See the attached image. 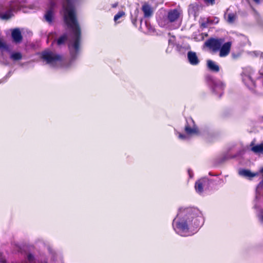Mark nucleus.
Listing matches in <instances>:
<instances>
[{
  "label": "nucleus",
  "instance_id": "obj_8",
  "mask_svg": "<svg viewBox=\"0 0 263 263\" xmlns=\"http://www.w3.org/2000/svg\"><path fill=\"white\" fill-rule=\"evenodd\" d=\"M11 37L13 41L15 43H20L23 40L21 32L18 28H15L12 30Z\"/></svg>",
  "mask_w": 263,
  "mask_h": 263
},
{
  "label": "nucleus",
  "instance_id": "obj_29",
  "mask_svg": "<svg viewBox=\"0 0 263 263\" xmlns=\"http://www.w3.org/2000/svg\"><path fill=\"white\" fill-rule=\"evenodd\" d=\"M117 6H118V3H116V4H113V5H112V8H116Z\"/></svg>",
  "mask_w": 263,
  "mask_h": 263
},
{
  "label": "nucleus",
  "instance_id": "obj_27",
  "mask_svg": "<svg viewBox=\"0 0 263 263\" xmlns=\"http://www.w3.org/2000/svg\"><path fill=\"white\" fill-rule=\"evenodd\" d=\"M137 21V20L136 18L132 19V22L133 24L135 26H137V24H136Z\"/></svg>",
  "mask_w": 263,
  "mask_h": 263
},
{
  "label": "nucleus",
  "instance_id": "obj_1",
  "mask_svg": "<svg viewBox=\"0 0 263 263\" xmlns=\"http://www.w3.org/2000/svg\"><path fill=\"white\" fill-rule=\"evenodd\" d=\"M64 9V22L72 32L73 42L68 45L69 53L72 59L77 57L80 49L81 40V29L78 19L74 8L70 0H66V4H63Z\"/></svg>",
  "mask_w": 263,
  "mask_h": 263
},
{
  "label": "nucleus",
  "instance_id": "obj_25",
  "mask_svg": "<svg viewBox=\"0 0 263 263\" xmlns=\"http://www.w3.org/2000/svg\"><path fill=\"white\" fill-rule=\"evenodd\" d=\"M178 138L181 140H185L186 139L187 137L185 135L178 133Z\"/></svg>",
  "mask_w": 263,
  "mask_h": 263
},
{
  "label": "nucleus",
  "instance_id": "obj_20",
  "mask_svg": "<svg viewBox=\"0 0 263 263\" xmlns=\"http://www.w3.org/2000/svg\"><path fill=\"white\" fill-rule=\"evenodd\" d=\"M205 80L208 83H213L214 82V80L212 76L209 74L206 75L205 77Z\"/></svg>",
  "mask_w": 263,
  "mask_h": 263
},
{
  "label": "nucleus",
  "instance_id": "obj_18",
  "mask_svg": "<svg viewBox=\"0 0 263 263\" xmlns=\"http://www.w3.org/2000/svg\"><path fill=\"white\" fill-rule=\"evenodd\" d=\"M236 14L234 13H230L227 14V22L229 23H233L236 18Z\"/></svg>",
  "mask_w": 263,
  "mask_h": 263
},
{
  "label": "nucleus",
  "instance_id": "obj_12",
  "mask_svg": "<svg viewBox=\"0 0 263 263\" xmlns=\"http://www.w3.org/2000/svg\"><path fill=\"white\" fill-rule=\"evenodd\" d=\"M187 59L190 63L192 65H197L199 63V60L195 52L189 51L187 53Z\"/></svg>",
  "mask_w": 263,
  "mask_h": 263
},
{
  "label": "nucleus",
  "instance_id": "obj_16",
  "mask_svg": "<svg viewBox=\"0 0 263 263\" xmlns=\"http://www.w3.org/2000/svg\"><path fill=\"white\" fill-rule=\"evenodd\" d=\"M239 174L242 176L249 178H252L256 176V174L252 173L250 171L248 170H242L239 172Z\"/></svg>",
  "mask_w": 263,
  "mask_h": 263
},
{
  "label": "nucleus",
  "instance_id": "obj_9",
  "mask_svg": "<svg viewBox=\"0 0 263 263\" xmlns=\"http://www.w3.org/2000/svg\"><path fill=\"white\" fill-rule=\"evenodd\" d=\"M206 67L210 71L213 72H218L220 71L219 65L215 61L210 59L206 60Z\"/></svg>",
  "mask_w": 263,
  "mask_h": 263
},
{
  "label": "nucleus",
  "instance_id": "obj_30",
  "mask_svg": "<svg viewBox=\"0 0 263 263\" xmlns=\"http://www.w3.org/2000/svg\"><path fill=\"white\" fill-rule=\"evenodd\" d=\"M0 261L4 262V263H6V261L5 260H3V259H2L1 257H0Z\"/></svg>",
  "mask_w": 263,
  "mask_h": 263
},
{
  "label": "nucleus",
  "instance_id": "obj_22",
  "mask_svg": "<svg viewBox=\"0 0 263 263\" xmlns=\"http://www.w3.org/2000/svg\"><path fill=\"white\" fill-rule=\"evenodd\" d=\"M11 17V15L10 13H5L1 16V18L3 20H8Z\"/></svg>",
  "mask_w": 263,
  "mask_h": 263
},
{
  "label": "nucleus",
  "instance_id": "obj_4",
  "mask_svg": "<svg viewBox=\"0 0 263 263\" xmlns=\"http://www.w3.org/2000/svg\"><path fill=\"white\" fill-rule=\"evenodd\" d=\"M224 41V39L223 38L210 37L204 42V45L213 52H216L220 48Z\"/></svg>",
  "mask_w": 263,
  "mask_h": 263
},
{
  "label": "nucleus",
  "instance_id": "obj_15",
  "mask_svg": "<svg viewBox=\"0 0 263 263\" xmlns=\"http://www.w3.org/2000/svg\"><path fill=\"white\" fill-rule=\"evenodd\" d=\"M44 17L48 23H52L53 19V10L52 9L47 10L44 15Z\"/></svg>",
  "mask_w": 263,
  "mask_h": 263
},
{
  "label": "nucleus",
  "instance_id": "obj_5",
  "mask_svg": "<svg viewBox=\"0 0 263 263\" xmlns=\"http://www.w3.org/2000/svg\"><path fill=\"white\" fill-rule=\"evenodd\" d=\"M210 180L206 178H202L195 182V188L196 191L201 194L204 190H208L210 187Z\"/></svg>",
  "mask_w": 263,
  "mask_h": 263
},
{
  "label": "nucleus",
  "instance_id": "obj_13",
  "mask_svg": "<svg viewBox=\"0 0 263 263\" xmlns=\"http://www.w3.org/2000/svg\"><path fill=\"white\" fill-rule=\"evenodd\" d=\"M68 36L67 34L64 33L61 35L57 40H54L52 42V45H53V43L56 42L57 45L59 47L62 45H64L68 41Z\"/></svg>",
  "mask_w": 263,
  "mask_h": 263
},
{
  "label": "nucleus",
  "instance_id": "obj_14",
  "mask_svg": "<svg viewBox=\"0 0 263 263\" xmlns=\"http://www.w3.org/2000/svg\"><path fill=\"white\" fill-rule=\"evenodd\" d=\"M251 146H252L251 149L255 154H263V143L254 145V143L252 142Z\"/></svg>",
  "mask_w": 263,
  "mask_h": 263
},
{
  "label": "nucleus",
  "instance_id": "obj_24",
  "mask_svg": "<svg viewBox=\"0 0 263 263\" xmlns=\"http://www.w3.org/2000/svg\"><path fill=\"white\" fill-rule=\"evenodd\" d=\"M55 6V3L54 1L51 0L49 3V9H52L53 10V8Z\"/></svg>",
  "mask_w": 263,
  "mask_h": 263
},
{
  "label": "nucleus",
  "instance_id": "obj_3",
  "mask_svg": "<svg viewBox=\"0 0 263 263\" xmlns=\"http://www.w3.org/2000/svg\"><path fill=\"white\" fill-rule=\"evenodd\" d=\"M41 59L45 61L47 64L53 65L58 62L62 60V57L58 54H55L50 50L43 51L41 53Z\"/></svg>",
  "mask_w": 263,
  "mask_h": 263
},
{
  "label": "nucleus",
  "instance_id": "obj_11",
  "mask_svg": "<svg viewBox=\"0 0 263 263\" xmlns=\"http://www.w3.org/2000/svg\"><path fill=\"white\" fill-rule=\"evenodd\" d=\"M141 10L144 13V17H150L153 14V8L147 3H145L142 5Z\"/></svg>",
  "mask_w": 263,
  "mask_h": 263
},
{
  "label": "nucleus",
  "instance_id": "obj_28",
  "mask_svg": "<svg viewBox=\"0 0 263 263\" xmlns=\"http://www.w3.org/2000/svg\"><path fill=\"white\" fill-rule=\"evenodd\" d=\"M256 4H258L260 3V0H253Z\"/></svg>",
  "mask_w": 263,
  "mask_h": 263
},
{
  "label": "nucleus",
  "instance_id": "obj_23",
  "mask_svg": "<svg viewBox=\"0 0 263 263\" xmlns=\"http://www.w3.org/2000/svg\"><path fill=\"white\" fill-rule=\"evenodd\" d=\"M176 48L177 51L179 52H183V50L184 49V48L182 45H180L179 44L177 45Z\"/></svg>",
  "mask_w": 263,
  "mask_h": 263
},
{
  "label": "nucleus",
  "instance_id": "obj_7",
  "mask_svg": "<svg viewBox=\"0 0 263 263\" xmlns=\"http://www.w3.org/2000/svg\"><path fill=\"white\" fill-rule=\"evenodd\" d=\"M232 44L231 42L223 43L218 50L219 51V56L221 58L228 56L230 53Z\"/></svg>",
  "mask_w": 263,
  "mask_h": 263
},
{
  "label": "nucleus",
  "instance_id": "obj_26",
  "mask_svg": "<svg viewBox=\"0 0 263 263\" xmlns=\"http://www.w3.org/2000/svg\"><path fill=\"white\" fill-rule=\"evenodd\" d=\"M27 259L29 261H31L33 260L34 259V256L33 255H32L31 254H29L28 255H27Z\"/></svg>",
  "mask_w": 263,
  "mask_h": 263
},
{
  "label": "nucleus",
  "instance_id": "obj_21",
  "mask_svg": "<svg viewBox=\"0 0 263 263\" xmlns=\"http://www.w3.org/2000/svg\"><path fill=\"white\" fill-rule=\"evenodd\" d=\"M203 1L208 6H213L216 4L215 0H203Z\"/></svg>",
  "mask_w": 263,
  "mask_h": 263
},
{
  "label": "nucleus",
  "instance_id": "obj_19",
  "mask_svg": "<svg viewBox=\"0 0 263 263\" xmlns=\"http://www.w3.org/2000/svg\"><path fill=\"white\" fill-rule=\"evenodd\" d=\"M125 15V12L123 11L118 12L115 16H114V21H117L120 18L122 17Z\"/></svg>",
  "mask_w": 263,
  "mask_h": 263
},
{
  "label": "nucleus",
  "instance_id": "obj_10",
  "mask_svg": "<svg viewBox=\"0 0 263 263\" xmlns=\"http://www.w3.org/2000/svg\"><path fill=\"white\" fill-rule=\"evenodd\" d=\"M180 16V13L177 9H173L168 11L167 18L170 22L173 23L177 21Z\"/></svg>",
  "mask_w": 263,
  "mask_h": 263
},
{
  "label": "nucleus",
  "instance_id": "obj_17",
  "mask_svg": "<svg viewBox=\"0 0 263 263\" xmlns=\"http://www.w3.org/2000/svg\"><path fill=\"white\" fill-rule=\"evenodd\" d=\"M10 59L14 61L21 60L22 59V54L19 52H13L10 55Z\"/></svg>",
  "mask_w": 263,
  "mask_h": 263
},
{
  "label": "nucleus",
  "instance_id": "obj_6",
  "mask_svg": "<svg viewBox=\"0 0 263 263\" xmlns=\"http://www.w3.org/2000/svg\"><path fill=\"white\" fill-rule=\"evenodd\" d=\"M190 121L192 123L193 125L191 126L189 121H186V123L184 127L185 133L187 135H199V129L198 127L195 125L194 120L192 119H191Z\"/></svg>",
  "mask_w": 263,
  "mask_h": 263
},
{
  "label": "nucleus",
  "instance_id": "obj_2",
  "mask_svg": "<svg viewBox=\"0 0 263 263\" xmlns=\"http://www.w3.org/2000/svg\"><path fill=\"white\" fill-rule=\"evenodd\" d=\"M184 213V216L177 221L174 226L176 232L182 236L187 235L190 229L197 228L200 226L199 219L193 216L192 209H186Z\"/></svg>",
  "mask_w": 263,
  "mask_h": 263
}]
</instances>
